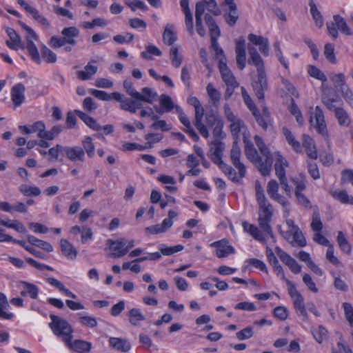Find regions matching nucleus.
<instances>
[{
    "label": "nucleus",
    "instance_id": "nucleus-26",
    "mask_svg": "<svg viewBox=\"0 0 353 353\" xmlns=\"http://www.w3.org/2000/svg\"><path fill=\"white\" fill-rule=\"evenodd\" d=\"M220 169L234 182H239L243 177H240L239 172H236L229 165L223 162V160L216 163Z\"/></svg>",
    "mask_w": 353,
    "mask_h": 353
},
{
    "label": "nucleus",
    "instance_id": "nucleus-32",
    "mask_svg": "<svg viewBox=\"0 0 353 353\" xmlns=\"http://www.w3.org/2000/svg\"><path fill=\"white\" fill-rule=\"evenodd\" d=\"M335 117L341 126L348 127L351 123L350 116L343 108H338L335 110Z\"/></svg>",
    "mask_w": 353,
    "mask_h": 353
},
{
    "label": "nucleus",
    "instance_id": "nucleus-28",
    "mask_svg": "<svg viewBox=\"0 0 353 353\" xmlns=\"http://www.w3.org/2000/svg\"><path fill=\"white\" fill-rule=\"evenodd\" d=\"M330 79L333 83L334 88L339 92L349 86L346 82V77L342 72L332 74L330 75Z\"/></svg>",
    "mask_w": 353,
    "mask_h": 353
},
{
    "label": "nucleus",
    "instance_id": "nucleus-10",
    "mask_svg": "<svg viewBox=\"0 0 353 353\" xmlns=\"http://www.w3.org/2000/svg\"><path fill=\"white\" fill-rule=\"evenodd\" d=\"M279 185L274 179H271L267 185V192L272 200L278 202L283 207L289 205V202L286 198L279 194Z\"/></svg>",
    "mask_w": 353,
    "mask_h": 353
},
{
    "label": "nucleus",
    "instance_id": "nucleus-30",
    "mask_svg": "<svg viewBox=\"0 0 353 353\" xmlns=\"http://www.w3.org/2000/svg\"><path fill=\"white\" fill-rule=\"evenodd\" d=\"M61 249L63 254L70 259H74L77 255V250L66 239H61L60 241Z\"/></svg>",
    "mask_w": 353,
    "mask_h": 353
},
{
    "label": "nucleus",
    "instance_id": "nucleus-25",
    "mask_svg": "<svg viewBox=\"0 0 353 353\" xmlns=\"http://www.w3.org/2000/svg\"><path fill=\"white\" fill-rule=\"evenodd\" d=\"M243 140L245 144V154L247 158L252 163L256 161V160L259 159L261 156L259 154L252 142L245 136H243Z\"/></svg>",
    "mask_w": 353,
    "mask_h": 353
},
{
    "label": "nucleus",
    "instance_id": "nucleus-42",
    "mask_svg": "<svg viewBox=\"0 0 353 353\" xmlns=\"http://www.w3.org/2000/svg\"><path fill=\"white\" fill-rule=\"evenodd\" d=\"M62 130L63 128L61 125L53 126L49 131H46L45 129L42 134H40V139L52 141L58 136Z\"/></svg>",
    "mask_w": 353,
    "mask_h": 353
},
{
    "label": "nucleus",
    "instance_id": "nucleus-61",
    "mask_svg": "<svg viewBox=\"0 0 353 353\" xmlns=\"http://www.w3.org/2000/svg\"><path fill=\"white\" fill-rule=\"evenodd\" d=\"M248 62L249 64L254 65L256 67L257 73L265 72L264 62L260 54L256 57H250Z\"/></svg>",
    "mask_w": 353,
    "mask_h": 353
},
{
    "label": "nucleus",
    "instance_id": "nucleus-22",
    "mask_svg": "<svg viewBox=\"0 0 353 353\" xmlns=\"http://www.w3.org/2000/svg\"><path fill=\"white\" fill-rule=\"evenodd\" d=\"M19 129L25 134L37 132V136L40 138V134H42L43 130L46 129V125L43 121H39L30 125H20Z\"/></svg>",
    "mask_w": 353,
    "mask_h": 353
},
{
    "label": "nucleus",
    "instance_id": "nucleus-17",
    "mask_svg": "<svg viewBox=\"0 0 353 353\" xmlns=\"http://www.w3.org/2000/svg\"><path fill=\"white\" fill-rule=\"evenodd\" d=\"M265 159L263 160L262 157H260L252 163L256 166L260 173L264 176H269L271 173L272 166V157H264Z\"/></svg>",
    "mask_w": 353,
    "mask_h": 353
},
{
    "label": "nucleus",
    "instance_id": "nucleus-14",
    "mask_svg": "<svg viewBox=\"0 0 353 353\" xmlns=\"http://www.w3.org/2000/svg\"><path fill=\"white\" fill-rule=\"evenodd\" d=\"M211 148L210 149L208 156L216 163L222 160L223 152L225 149V144L220 140L215 139L211 143Z\"/></svg>",
    "mask_w": 353,
    "mask_h": 353
},
{
    "label": "nucleus",
    "instance_id": "nucleus-37",
    "mask_svg": "<svg viewBox=\"0 0 353 353\" xmlns=\"http://www.w3.org/2000/svg\"><path fill=\"white\" fill-rule=\"evenodd\" d=\"M19 192L26 196H38L41 194V190L37 186H30L22 184L19 187Z\"/></svg>",
    "mask_w": 353,
    "mask_h": 353
},
{
    "label": "nucleus",
    "instance_id": "nucleus-33",
    "mask_svg": "<svg viewBox=\"0 0 353 353\" xmlns=\"http://www.w3.org/2000/svg\"><path fill=\"white\" fill-rule=\"evenodd\" d=\"M282 132L287 142L292 146V149L296 152H301L302 151L301 145L299 141L295 139L292 132L285 127L283 128Z\"/></svg>",
    "mask_w": 353,
    "mask_h": 353
},
{
    "label": "nucleus",
    "instance_id": "nucleus-56",
    "mask_svg": "<svg viewBox=\"0 0 353 353\" xmlns=\"http://www.w3.org/2000/svg\"><path fill=\"white\" fill-rule=\"evenodd\" d=\"M206 91L211 101L214 104L219 103L221 99V93L213 86L212 83H208L206 87Z\"/></svg>",
    "mask_w": 353,
    "mask_h": 353
},
{
    "label": "nucleus",
    "instance_id": "nucleus-13",
    "mask_svg": "<svg viewBox=\"0 0 353 353\" xmlns=\"http://www.w3.org/2000/svg\"><path fill=\"white\" fill-rule=\"evenodd\" d=\"M210 246L216 248L215 254L219 259L227 257L234 252V248L228 245V241L226 239L214 241L210 244Z\"/></svg>",
    "mask_w": 353,
    "mask_h": 353
},
{
    "label": "nucleus",
    "instance_id": "nucleus-58",
    "mask_svg": "<svg viewBox=\"0 0 353 353\" xmlns=\"http://www.w3.org/2000/svg\"><path fill=\"white\" fill-rule=\"evenodd\" d=\"M254 139L259 150L263 157L272 156L269 148L266 146L261 137L255 135Z\"/></svg>",
    "mask_w": 353,
    "mask_h": 353
},
{
    "label": "nucleus",
    "instance_id": "nucleus-3",
    "mask_svg": "<svg viewBox=\"0 0 353 353\" xmlns=\"http://www.w3.org/2000/svg\"><path fill=\"white\" fill-rule=\"evenodd\" d=\"M50 318L51 322L49 323V327L54 335L64 343L69 342V339H72L73 330L71 325L67 321L54 314H50Z\"/></svg>",
    "mask_w": 353,
    "mask_h": 353
},
{
    "label": "nucleus",
    "instance_id": "nucleus-52",
    "mask_svg": "<svg viewBox=\"0 0 353 353\" xmlns=\"http://www.w3.org/2000/svg\"><path fill=\"white\" fill-rule=\"evenodd\" d=\"M241 90L243 101L245 103L248 108L251 111L252 113L254 112H256V110H258V108L256 106L254 101H252L250 96L249 95L248 92L245 90V88L244 87H241Z\"/></svg>",
    "mask_w": 353,
    "mask_h": 353
},
{
    "label": "nucleus",
    "instance_id": "nucleus-2",
    "mask_svg": "<svg viewBox=\"0 0 353 353\" xmlns=\"http://www.w3.org/2000/svg\"><path fill=\"white\" fill-rule=\"evenodd\" d=\"M257 202L259 208L258 219L259 225L263 232L273 238V232L270 225V222L273 216L272 206L267 199Z\"/></svg>",
    "mask_w": 353,
    "mask_h": 353
},
{
    "label": "nucleus",
    "instance_id": "nucleus-50",
    "mask_svg": "<svg viewBox=\"0 0 353 353\" xmlns=\"http://www.w3.org/2000/svg\"><path fill=\"white\" fill-rule=\"evenodd\" d=\"M82 145L83 147V150L88 154L90 158H92L94 155V150L95 147L92 142V139L91 137H86L82 141Z\"/></svg>",
    "mask_w": 353,
    "mask_h": 353
},
{
    "label": "nucleus",
    "instance_id": "nucleus-40",
    "mask_svg": "<svg viewBox=\"0 0 353 353\" xmlns=\"http://www.w3.org/2000/svg\"><path fill=\"white\" fill-rule=\"evenodd\" d=\"M28 241L32 245H36L48 252L53 251V247L50 243H49L47 241L38 239L37 238L32 235H30L28 236Z\"/></svg>",
    "mask_w": 353,
    "mask_h": 353
},
{
    "label": "nucleus",
    "instance_id": "nucleus-19",
    "mask_svg": "<svg viewBox=\"0 0 353 353\" xmlns=\"http://www.w3.org/2000/svg\"><path fill=\"white\" fill-rule=\"evenodd\" d=\"M275 156L276 162L274 163V170L276 176L279 179L285 178V168H288L289 163L279 152H276Z\"/></svg>",
    "mask_w": 353,
    "mask_h": 353
},
{
    "label": "nucleus",
    "instance_id": "nucleus-64",
    "mask_svg": "<svg viewBox=\"0 0 353 353\" xmlns=\"http://www.w3.org/2000/svg\"><path fill=\"white\" fill-rule=\"evenodd\" d=\"M343 307L346 320L351 327H353V307L351 303L345 302L343 303Z\"/></svg>",
    "mask_w": 353,
    "mask_h": 353
},
{
    "label": "nucleus",
    "instance_id": "nucleus-46",
    "mask_svg": "<svg viewBox=\"0 0 353 353\" xmlns=\"http://www.w3.org/2000/svg\"><path fill=\"white\" fill-rule=\"evenodd\" d=\"M244 230L252 235L255 239L264 241L265 239L261 232L258 229L257 227L252 224L243 223Z\"/></svg>",
    "mask_w": 353,
    "mask_h": 353
},
{
    "label": "nucleus",
    "instance_id": "nucleus-7",
    "mask_svg": "<svg viewBox=\"0 0 353 353\" xmlns=\"http://www.w3.org/2000/svg\"><path fill=\"white\" fill-rule=\"evenodd\" d=\"M106 244L108 245L112 253L110 254L112 258H121L128 253V249H125L126 241L123 238L118 239L116 241L108 239Z\"/></svg>",
    "mask_w": 353,
    "mask_h": 353
},
{
    "label": "nucleus",
    "instance_id": "nucleus-43",
    "mask_svg": "<svg viewBox=\"0 0 353 353\" xmlns=\"http://www.w3.org/2000/svg\"><path fill=\"white\" fill-rule=\"evenodd\" d=\"M294 308L299 312V314L304 318L307 317V313L304 304V299L301 294L292 298Z\"/></svg>",
    "mask_w": 353,
    "mask_h": 353
},
{
    "label": "nucleus",
    "instance_id": "nucleus-27",
    "mask_svg": "<svg viewBox=\"0 0 353 353\" xmlns=\"http://www.w3.org/2000/svg\"><path fill=\"white\" fill-rule=\"evenodd\" d=\"M109 343L114 349L123 352H128L131 348V345L129 341L124 339L110 337Z\"/></svg>",
    "mask_w": 353,
    "mask_h": 353
},
{
    "label": "nucleus",
    "instance_id": "nucleus-47",
    "mask_svg": "<svg viewBox=\"0 0 353 353\" xmlns=\"http://www.w3.org/2000/svg\"><path fill=\"white\" fill-rule=\"evenodd\" d=\"M310 227L314 232H321L323 229V223L321 220L319 211L318 210H314L313 212Z\"/></svg>",
    "mask_w": 353,
    "mask_h": 353
},
{
    "label": "nucleus",
    "instance_id": "nucleus-34",
    "mask_svg": "<svg viewBox=\"0 0 353 353\" xmlns=\"http://www.w3.org/2000/svg\"><path fill=\"white\" fill-rule=\"evenodd\" d=\"M157 97V93L153 88L145 87L141 90V93H140V97H138L137 101L152 104Z\"/></svg>",
    "mask_w": 353,
    "mask_h": 353
},
{
    "label": "nucleus",
    "instance_id": "nucleus-15",
    "mask_svg": "<svg viewBox=\"0 0 353 353\" xmlns=\"http://www.w3.org/2000/svg\"><path fill=\"white\" fill-rule=\"evenodd\" d=\"M63 154L71 161H83L85 152L80 146H64Z\"/></svg>",
    "mask_w": 353,
    "mask_h": 353
},
{
    "label": "nucleus",
    "instance_id": "nucleus-23",
    "mask_svg": "<svg viewBox=\"0 0 353 353\" xmlns=\"http://www.w3.org/2000/svg\"><path fill=\"white\" fill-rule=\"evenodd\" d=\"M20 284L23 288L20 292L22 296H30L32 299H37L39 294V288L33 284L27 281H21Z\"/></svg>",
    "mask_w": 353,
    "mask_h": 353
},
{
    "label": "nucleus",
    "instance_id": "nucleus-12",
    "mask_svg": "<svg viewBox=\"0 0 353 353\" xmlns=\"http://www.w3.org/2000/svg\"><path fill=\"white\" fill-rule=\"evenodd\" d=\"M218 67L222 77L223 81L226 86H239V84L236 80L235 77L233 75L232 71L227 65V62L224 63V59L219 61Z\"/></svg>",
    "mask_w": 353,
    "mask_h": 353
},
{
    "label": "nucleus",
    "instance_id": "nucleus-16",
    "mask_svg": "<svg viewBox=\"0 0 353 353\" xmlns=\"http://www.w3.org/2000/svg\"><path fill=\"white\" fill-rule=\"evenodd\" d=\"M25 85L21 83H17L12 88L11 99L15 107L20 106L25 101Z\"/></svg>",
    "mask_w": 353,
    "mask_h": 353
},
{
    "label": "nucleus",
    "instance_id": "nucleus-55",
    "mask_svg": "<svg viewBox=\"0 0 353 353\" xmlns=\"http://www.w3.org/2000/svg\"><path fill=\"white\" fill-rule=\"evenodd\" d=\"M160 105L167 112L172 111L174 108L172 98L165 94L160 96Z\"/></svg>",
    "mask_w": 353,
    "mask_h": 353
},
{
    "label": "nucleus",
    "instance_id": "nucleus-41",
    "mask_svg": "<svg viewBox=\"0 0 353 353\" xmlns=\"http://www.w3.org/2000/svg\"><path fill=\"white\" fill-rule=\"evenodd\" d=\"M252 114L259 125H260L263 130L266 131L268 127L272 125V119L268 118L267 116L263 117V115H261L259 109L256 110V112H254Z\"/></svg>",
    "mask_w": 353,
    "mask_h": 353
},
{
    "label": "nucleus",
    "instance_id": "nucleus-29",
    "mask_svg": "<svg viewBox=\"0 0 353 353\" xmlns=\"http://www.w3.org/2000/svg\"><path fill=\"white\" fill-rule=\"evenodd\" d=\"M288 236H289L288 241L292 246L305 247L306 245V240L300 229H296Z\"/></svg>",
    "mask_w": 353,
    "mask_h": 353
},
{
    "label": "nucleus",
    "instance_id": "nucleus-36",
    "mask_svg": "<svg viewBox=\"0 0 353 353\" xmlns=\"http://www.w3.org/2000/svg\"><path fill=\"white\" fill-rule=\"evenodd\" d=\"M177 39L176 34L174 31L172 24H167L163 34V40L168 46L172 45Z\"/></svg>",
    "mask_w": 353,
    "mask_h": 353
},
{
    "label": "nucleus",
    "instance_id": "nucleus-53",
    "mask_svg": "<svg viewBox=\"0 0 353 353\" xmlns=\"http://www.w3.org/2000/svg\"><path fill=\"white\" fill-rule=\"evenodd\" d=\"M184 246L182 245H176L174 246L166 247L164 245L161 244L159 247V250L162 255L164 256H170L174 253L180 252L183 250Z\"/></svg>",
    "mask_w": 353,
    "mask_h": 353
},
{
    "label": "nucleus",
    "instance_id": "nucleus-9",
    "mask_svg": "<svg viewBox=\"0 0 353 353\" xmlns=\"http://www.w3.org/2000/svg\"><path fill=\"white\" fill-rule=\"evenodd\" d=\"M223 5L228 6L227 12L223 15L225 20L230 26L233 27L239 19L237 6L234 0H224Z\"/></svg>",
    "mask_w": 353,
    "mask_h": 353
},
{
    "label": "nucleus",
    "instance_id": "nucleus-51",
    "mask_svg": "<svg viewBox=\"0 0 353 353\" xmlns=\"http://www.w3.org/2000/svg\"><path fill=\"white\" fill-rule=\"evenodd\" d=\"M323 54L331 63L335 64L337 61L334 54V46L332 43H327L324 46Z\"/></svg>",
    "mask_w": 353,
    "mask_h": 353
},
{
    "label": "nucleus",
    "instance_id": "nucleus-45",
    "mask_svg": "<svg viewBox=\"0 0 353 353\" xmlns=\"http://www.w3.org/2000/svg\"><path fill=\"white\" fill-rule=\"evenodd\" d=\"M309 5L310 7V12L315 21L316 26L319 28H321L323 25V19L321 12L318 10L314 2H310Z\"/></svg>",
    "mask_w": 353,
    "mask_h": 353
},
{
    "label": "nucleus",
    "instance_id": "nucleus-60",
    "mask_svg": "<svg viewBox=\"0 0 353 353\" xmlns=\"http://www.w3.org/2000/svg\"><path fill=\"white\" fill-rule=\"evenodd\" d=\"M81 323L88 327L93 328L97 325V321L94 317L85 315L82 313L79 314Z\"/></svg>",
    "mask_w": 353,
    "mask_h": 353
},
{
    "label": "nucleus",
    "instance_id": "nucleus-5",
    "mask_svg": "<svg viewBox=\"0 0 353 353\" xmlns=\"http://www.w3.org/2000/svg\"><path fill=\"white\" fill-rule=\"evenodd\" d=\"M310 122L325 139H327L329 134L327 125L325 121V117L322 109L319 106H316L314 112L310 116Z\"/></svg>",
    "mask_w": 353,
    "mask_h": 353
},
{
    "label": "nucleus",
    "instance_id": "nucleus-11",
    "mask_svg": "<svg viewBox=\"0 0 353 353\" xmlns=\"http://www.w3.org/2000/svg\"><path fill=\"white\" fill-rule=\"evenodd\" d=\"M235 53L237 67L243 70L246 65V51L245 41L242 37L236 41Z\"/></svg>",
    "mask_w": 353,
    "mask_h": 353
},
{
    "label": "nucleus",
    "instance_id": "nucleus-49",
    "mask_svg": "<svg viewBox=\"0 0 353 353\" xmlns=\"http://www.w3.org/2000/svg\"><path fill=\"white\" fill-rule=\"evenodd\" d=\"M245 127L244 122L241 119H237L235 121L231 122L230 125V130L231 134L234 138V140H237L239 141V132L241 130Z\"/></svg>",
    "mask_w": 353,
    "mask_h": 353
},
{
    "label": "nucleus",
    "instance_id": "nucleus-38",
    "mask_svg": "<svg viewBox=\"0 0 353 353\" xmlns=\"http://www.w3.org/2000/svg\"><path fill=\"white\" fill-rule=\"evenodd\" d=\"M31 59L37 63H41V57L39 52L32 40L27 38V43L26 46Z\"/></svg>",
    "mask_w": 353,
    "mask_h": 353
},
{
    "label": "nucleus",
    "instance_id": "nucleus-44",
    "mask_svg": "<svg viewBox=\"0 0 353 353\" xmlns=\"http://www.w3.org/2000/svg\"><path fill=\"white\" fill-rule=\"evenodd\" d=\"M14 243L20 245L21 246L24 248L26 250H27L28 252H29L30 253H31L32 254H33L34 256H35L37 258H39L41 259H47V258H48L45 254L42 253L40 251L35 250L32 246L28 245L27 243L25 241L15 239L14 241Z\"/></svg>",
    "mask_w": 353,
    "mask_h": 353
},
{
    "label": "nucleus",
    "instance_id": "nucleus-48",
    "mask_svg": "<svg viewBox=\"0 0 353 353\" xmlns=\"http://www.w3.org/2000/svg\"><path fill=\"white\" fill-rule=\"evenodd\" d=\"M337 243L339 244L340 249L343 252H344L347 254L350 253L351 249H352L351 245L349 243V242L346 239L344 234L341 231H339L338 232Z\"/></svg>",
    "mask_w": 353,
    "mask_h": 353
},
{
    "label": "nucleus",
    "instance_id": "nucleus-31",
    "mask_svg": "<svg viewBox=\"0 0 353 353\" xmlns=\"http://www.w3.org/2000/svg\"><path fill=\"white\" fill-rule=\"evenodd\" d=\"M84 69V70H79L77 72V77L82 81L90 79L98 70L97 66L90 64V62L88 63Z\"/></svg>",
    "mask_w": 353,
    "mask_h": 353
},
{
    "label": "nucleus",
    "instance_id": "nucleus-24",
    "mask_svg": "<svg viewBox=\"0 0 353 353\" xmlns=\"http://www.w3.org/2000/svg\"><path fill=\"white\" fill-rule=\"evenodd\" d=\"M74 113L79 117L80 119H81L85 125H87L90 128L95 130L100 131L101 130V126L97 123V120L93 117L89 116L86 113L79 110H75Z\"/></svg>",
    "mask_w": 353,
    "mask_h": 353
},
{
    "label": "nucleus",
    "instance_id": "nucleus-39",
    "mask_svg": "<svg viewBox=\"0 0 353 353\" xmlns=\"http://www.w3.org/2000/svg\"><path fill=\"white\" fill-rule=\"evenodd\" d=\"M145 50L146 51H143L141 53V57L148 60L152 59V57L151 54L157 57H160L162 54L161 51L157 47H156L152 43H148L145 46Z\"/></svg>",
    "mask_w": 353,
    "mask_h": 353
},
{
    "label": "nucleus",
    "instance_id": "nucleus-59",
    "mask_svg": "<svg viewBox=\"0 0 353 353\" xmlns=\"http://www.w3.org/2000/svg\"><path fill=\"white\" fill-rule=\"evenodd\" d=\"M254 332L253 327L248 326L244 329L236 333V337L239 341H244L251 339L254 336Z\"/></svg>",
    "mask_w": 353,
    "mask_h": 353
},
{
    "label": "nucleus",
    "instance_id": "nucleus-8",
    "mask_svg": "<svg viewBox=\"0 0 353 353\" xmlns=\"http://www.w3.org/2000/svg\"><path fill=\"white\" fill-rule=\"evenodd\" d=\"M255 95L259 100H264V92L268 90V84L265 72H259L257 79L252 83Z\"/></svg>",
    "mask_w": 353,
    "mask_h": 353
},
{
    "label": "nucleus",
    "instance_id": "nucleus-35",
    "mask_svg": "<svg viewBox=\"0 0 353 353\" xmlns=\"http://www.w3.org/2000/svg\"><path fill=\"white\" fill-rule=\"evenodd\" d=\"M129 322L131 325L137 326L140 321L145 319V316L142 314L141 309L132 308L127 314Z\"/></svg>",
    "mask_w": 353,
    "mask_h": 353
},
{
    "label": "nucleus",
    "instance_id": "nucleus-1",
    "mask_svg": "<svg viewBox=\"0 0 353 353\" xmlns=\"http://www.w3.org/2000/svg\"><path fill=\"white\" fill-rule=\"evenodd\" d=\"M61 34V37L57 35L51 37L48 44L54 49L63 48L65 52H71L72 48L77 44L76 39L80 34L79 29L75 26L64 28Z\"/></svg>",
    "mask_w": 353,
    "mask_h": 353
},
{
    "label": "nucleus",
    "instance_id": "nucleus-63",
    "mask_svg": "<svg viewBox=\"0 0 353 353\" xmlns=\"http://www.w3.org/2000/svg\"><path fill=\"white\" fill-rule=\"evenodd\" d=\"M170 54L172 64L175 68H179L182 63V57L179 54L178 48L176 47L171 48Z\"/></svg>",
    "mask_w": 353,
    "mask_h": 353
},
{
    "label": "nucleus",
    "instance_id": "nucleus-21",
    "mask_svg": "<svg viewBox=\"0 0 353 353\" xmlns=\"http://www.w3.org/2000/svg\"><path fill=\"white\" fill-rule=\"evenodd\" d=\"M204 114L203 108L194 110V125L199 133L205 138L210 136L207 127L203 123V117Z\"/></svg>",
    "mask_w": 353,
    "mask_h": 353
},
{
    "label": "nucleus",
    "instance_id": "nucleus-20",
    "mask_svg": "<svg viewBox=\"0 0 353 353\" xmlns=\"http://www.w3.org/2000/svg\"><path fill=\"white\" fill-rule=\"evenodd\" d=\"M6 33L10 38V40H7L6 42L9 48L14 50H17L19 48L24 49L20 36L13 28H7Z\"/></svg>",
    "mask_w": 353,
    "mask_h": 353
},
{
    "label": "nucleus",
    "instance_id": "nucleus-57",
    "mask_svg": "<svg viewBox=\"0 0 353 353\" xmlns=\"http://www.w3.org/2000/svg\"><path fill=\"white\" fill-rule=\"evenodd\" d=\"M308 74L312 77H314L322 82L327 81V77L325 74L317 67L314 65H309L307 69Z\"/></svg>",
    "mask_w": 353,
    "mask_h": 353
},
{
    "label": "nucleus",
    "instance_id": "nucleus-6",
    "mask_svg": "<svg viewBox=\"0 0 353 353\" xmlns=\"http://www.w3.org/2000/svg\"><path fill=\"white\" fill-rule=\"evenodd\" d=\"M239 141L234 140L230 150V160L233 165L238 170L240 177H245L246 174L245 165L241 162V150L239 145Z\"/></svg>",
    "mask_w": 353,
    "mask_h": 353
},
{
    "label": "nucleus",
    "instance_id": "nucleus-4",
    "mask_svg": "<svg viewBox=\"0 0 353 353\" xmlns=\"http://www.w3.org/2000/svg\"><path fill=\"white\" fill-rule=\"evenodd\" d=\"M327 28L329 34L334 39L339 37L338 30L346 36L353 35V30L348 26L345 19L339 14L333 16V21L327 23Z\"/></svg>",
    "mask_w": 353,
    "mask_h": 353
},
{
    "label": "nucleus",
    "instance_id": "nucleus-18",
    "mask_svg": "<svg viewBox=\"0 0 353 353\" xmlns=\"http://www.w3.org/2000/svg\"><path fill=\"white\" fill-rule=\"evenodd\" d=\"M65 345L70 349L78 353H89L92 348V343L83 340H74L69 339V342L64 343Z\"/></svg>",
    "mask_w": 353,
    "mask_h": 353
},
{
    "label": "nucleus",
    "instance_id": "nucleus-54",
    "mask_svg": "<svg viewBox=\"0 0 353 353\" xmlns=\"http://www.w3.org/2000/svg\"><path fill=\"white\" fill-rule=\"evenodd\" d=\"M41 56L48 63H54L57 59V54L46 46H43L41 49Z\"/></svg>",
    "mask_w": 353,
    "mask_h": 353
},
{
    "label": "nucleus",
    "instance_id": "nucleus-62",
    "mask_svg": "<svg viewBox=\"0 0 353 353\" xmlns=\"http://www.w3.org/2000/svg\"><path fill=\"white\" fill-rule=\"evenodd\" d=\"M330 194L333 198L340 201L342 203L347 204L349 202V195L345 190H336L330 191Z\"/></svg>",
    "mask_w": 353,
    "mask_h": 353
}]
</instances>
